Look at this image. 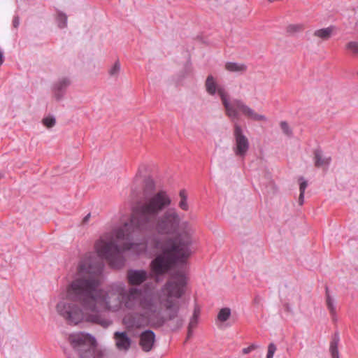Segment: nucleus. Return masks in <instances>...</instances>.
<instances>
[{
  "mask_svg": "<svg viewBox=\"0 0 358 358\" xmlns=\"http://www.w3.org/2000/svg\"><path fill=\"white\" fill-rule=\"evenodd\" d=\"M187 285L185 275H176L153 296L137 288H131L127 292L122 282L101 288L94 280L78 277L70 285L68 296L77 300L81 308L72 303L61 302L57 309L71 323L87 322L106 328L112 322L104 317L103 313H116L122 308L131 310L138 306L143 312L141 321L136 318L130 321L125 317L123 322L129 327L139 328L158 316L162 307L167 311L169 320L177 317L180 310L178 300L185 293Z\"/></svg>",
  "mask_w": 358,
  "mask_h": 358,
  "instance_id": "f257e3e1",
  "label": "nucleus"
},
{
  "mask_svg": "<svg viewBox=\"0 0 358 358\" xmlns=\"http://www.w3.org/2000/svg\"><path fill=\"white\" fill-rule=\"evenodd\" d=\"M171 203V199L165 192L157 194L149 205L142 209V215L137 218L134 215L131 223H125L114 231V239L102 238L96 245L98 255L106 259L120 253L128 252L132 255L162 252L152 262V268L156 274L165 272L171 262L182 261L189 257L192 251L189 248L191 241L189 238L183 240L181 237L175 240L158 241L155 236L144 237L141 239H130L134 228L140 230L148 228V215L155 214Z\"/></svg>",
  "mask_w": 358,
  "mask_h": 358,
  "instance_id": "f03ea898",
  "label": "nucleus"
},
{
  "mask_svg": "<svg viewBox=\"0 0 358 358\" xmlns=\"http://www.w3.org/2000/svg\"><path fill=\"white\" fill-rule=\"evenodd\" d=\"M220 99L224 106L226 114L231 120H237L239 110L245 116L257 121L266 120V117L263 115L257 114L250 106H247L241 99H234L229 101L228 93L220 90Z\"/></svg>",
  "mask_w": 358,
  "mask_h": 358,
  "instance_id": "7ed1b4c3",
  "label": "nucleus"
},
{
  "mask_svg": "<svg viewBox=\"0 0 358 358\" xmlns=\"http://www.w3.org/2000/svg\"><path fill=\"white\" fill-rule=\"evenodd\" d=\"M220 99L224 106L226 114L231 120H237L239 110L245 116L257 121L266 120V117L263 115L257 114L250 106H247L241 99H234L229 101L228 93L220 90Z\"/></svg>",
  "mask_w": 358,
  "mask_h": 358,
  "instance_id": "20e7f679",
  "label": "nucleus"
},
{
  "mask_svg": "<svg viewBox=\"0 0 358 358\" xmlns=\"http://www.w3.org/2000/svg\"><path fill=\"white\" fill-rule=\"evenodd\" d=\"M234 136L235 138V143L233 148L236 156L243 158L247 155L250 143L247 136L244 134L241 127L235 124Z\"/></svg>",
  "mask_w": 358,
  "mask_h": 358,
  "instance_id": "39448f33",
  "label": "nucleus"
},
{
  "mask_svg": "<svg viewBox=\"0 0 358 358\" xmlns=\"http://www.w3.org/2000/svg\"><path fill=\"white\" fill-rule=\"evenodd\" d=\"M157 166L152 164H141L136 172V179H157L160 177L158 174Z\"/></svg>",
  "mask_w": 358,
  "mask_h": 358,
  "instance_id": "423d86ee",
  "label": "nucleus"
},
{
  "mask_svg": "<svg viewBox=\"0 0 358 358\" xmlns=\"http://www.w3.org/2000/svg\"><path fill=\"white\" fill-rule=\"evenodd\" d=\"M89 337H90V334L84 332L74 333L70 335L69 342L73 349L78 352L90 345L88 341Z\"/></svg>",
  "mask_w": 358,
  "mask_h": 358,
  "instance_id": "0eeeda50",
  "label": "nucleus"
},
{
  "mask_svg": "<svg viewBox=\"0 0 358 358\" xmlns=\"http://www.w3.org/2000/svg\"><path fill=\"white\" fill-rule=\"evenodd\" d=\"M71 85V80L67 77L59 78L53 85V93L55 99L60 101L64 97L67 88Z\"/></svg>",
  "mask_w": 358,
  "mask_h": 358,
  "instance_id": "6e6552de",
  "label": "nucleus"
},
{
  "mask_svg": "<svg viewBox=\"0 0 358 358\" xmlns=\"http://www.w3.org/2000/svg\"><path fill=\"white\" fill-rule=\"evenodd\" d=\"M114 340L117 348L123 352H127L131 347V340L124 331H115Z\"/></svg>",
  "mask_w": 358,
  "mask_h": 358,
  "instance_id": "1a4fd4ad",
  "label": "nucleus"
},
{
  "mask_svg": "<svg viewBox=\"0 0 358 358\" xmlns=\"http://www.w3.org/2000/svg\"><path fill=\"white\" fill-rule=\"evenodd\" d=\"M155 340V335L151 330H147L141 335L140 345L144 351L149 352L152 350Z\"/></svg>",
  "mask_w": 358,
  "mask_h": 358,
  "instance_id": "9d476101",
  "label": "nucleus"
},
{
  "mask_svg": "<svg viewBox=\"0 0 358 358\" xmlns=\"http://www.w3.org/2000/svg\"><path fill=\"white\" fill-rule=\"evenodd\" d=\"M314 163L318 168L327 169L331 162V157L324 153L321 150L317 149L314 152Z\"/></svg>",
  "mask_w": 358,
  "mask_h": 358,
  "instance_id": "9b49d317",
  "label": "nucleus"
},
{
  "mask_svg": "<svg viewBox=\"0 0 358 358\" xmlns=\"http://www.w3.org/2000/svg\"><path fill=\"white\" fill-rule=\"evenodd\" d=\"M127 277L131 285H138L146 280L147 273L143 270H131L129 271Z\"/></svg>",
  "mask_w": 358,
  "mask_h": 358,
  "instance_id": "f8f14e48",
  "label": "nucleus"
},
{
  "mask_svg": "<svg viewBox=\"0 0 358 358\" xmlns=\"http://www.w3.org/2000/svg\"><path fill=\"white\" fill-rule=\"evenodd\" d=\"M205 87L207 93L212 96L217 93L220 96V90H223L224 92H227L223 87L220 86L217 84L214 77L211 75L207 77L205 83Z\"/></svg>",
  "mask_w": 358,
  "mask_h": 358,
  "instance_id": "ddd939ff",
  "label": "nucleus"
},
{
  "mask_svg": "<svg viewBox=\"0 0 358 358\" xmlns=\"http://www.w3.org/2000/svg\"><path fill=\"white\" fill-rule=\"evenodd\" d=\"M78 353L80 358H103L104 357L103 352L96 351L91 345Z\"/></svg>",
  "mask_w": 358,
  "mask_h": 358,
  "instance_id": "4468645a",
  "label": "nucleus"
},
{
  "mask_svg": "<svg viewBox=\"0 0 358 358\" xmlns=\"http://www.w3.org/2000/svg\"><path fill=\"white\" fill-rule=\"evenodd\" d=\"M225 68L230 72H243L246 70V66L244 64L237 62H227Z\"/></svg>",
  "mask_w": 358,
  "mask_h": 358,
  "instance_id": "2eb2a0df",
  "label": "nucleus"
},
{
  "mask_svg": "<svg viewBox=\"0 0 358 358\" xmlns=\"http://www.w3.org/2000/svg\"><path fill=\"white\" fill-rule=\"evenodd\" d=\"M334 30V27H329L317 29L315 31L314 34L315 36L319 37L322 39L327 40L330 38Z\"/></svg>",
  "mask_w": 358,
  "mask_h": 358,
  "instance_id": "dca6fc26",
  "label": "nucleus"
},
{
  "mask_svg": "<svg viewBox=\"0 0 358 358\" xmlns=\"http://www.w3.org/2000/svg\"><path fill=\"white\" fill-rule=\"evenodd\" d=\"M199 316H200V308H199V307L196 306L194 308L193 314L190 318L189 323V331H191V329H194L197 326V324L199 323Z\"/></svg>",
  "mask_w": 358,
  "mask_h": 358,
  "instance_id": "f3484780",
  "label": "nucleus"
},
{
  "mask_svg": "<svg viewBox=\"0 0 358 358\" xmlns=\"http://www.w3.org/2000/svg\"><path fill=\"white\" fill-rule=\"evenodd\" d=\"M231 314L230 308H223L217 314V320L220 322H224L230 317Z\"/></svg>",
  "mask_w": 358,
  "mask_h": 358,
  "instance_id": "a211bd4d",
  "label": "nucleus"
},
{
  "mask_svg": "<svg viewBox=\"0 0 358 358\" xmlns=\"http://www.w3.org/2000/svg\"><path fill=\"white\" fill-rule=\"evenodd\" d=\"M57 23L59 28L63 29L66 27L67 26V15L62 13L59 12L57 16Z\"/></svg>",
  "mask_w": 358,
  "mask_h": 358,
  "instance_id": "6ab92c4d",
  "label": "nucleus"
},
{
  "mask_svg": "<svg viewBox=\"0 0 358 358\" xmlns=\"http://www.w3.org/2000/svg\"><path fill=\"white\" fill-rule=\"evenodd\" d=\"M308 186V183L307 180H303L299 184L300 194H299V205H301V206L303 205L304 203V194H305L306 189L307 188Z\"/></svg>",
  "mask_w": 358,
  "mask_h": 358,
  "instance_id": "aec40b11",
  "label": "nucleus"
},
{
  "mask_svg": "<svg viewBox=\"0 0 358 358\" xmlns=\"http://www.w3.org/2000/svg\"><path fill=\"white\" fill-rule=\"evenodd\" d=\"M338 338L335 339L331 344L330 351L331 352L333 358L338 357Z\"/></svg>",
  "mask_w": 358,
  "mask_h": 358,
  "instance_id": "412c9836",
  "label": "nucleus"
},
{
  "mask_svg": "<svg viewBox=\"0 0 358 358\" xmlns=\"http://www.w3.org/2000/svg\"><path fill=\"white\" fill-rule=\"evenodd\" d=\"M121 66L120 62L118 61L115 62V64L109 70L110 76L113 77H116L118 75Z\"/></svg>",
  "mask_w": 358,
  "mask_h": 358,
  "instance_id": "4be33fe9",
  "label": "nucleus"
},
{
  "mask_svg": "<svg viewBox=\"0 0 358 358\" xmlns=\"http://www.w3.org/2000/svg\"><path fill=\"white\" fill-rule=\"evenodd\" d=\"M280 125L285 135L288 137H291L292 136V131L285 121H282Z\"/></svg>",
  "mask_w": 358,
  "mask_h": 358,
  "instance_id": "5701e85b",
  "label": "nucleus"
},
{
  "mask_svg": "<svg viewBox=\"0 0 358 358\" xmlns=\"http://www.w3.org/2000/svg\"><path fill=\"white\" fill-rule=\"evenodd\" d=\"M43 123L48 128H51L55 124L56 120L53 116H48L43 118Z\"/></svg>",
  "mask_w": 358,
  "mask_h": 358,
  "instance_id": "b1692460",
  "label": "nucleus"
},
{
  "mask_svg": "<svg viewBox=\"0 0 358 358\" xmlns=\"http://www.w3.org/2000/svg\"><path fill=\"white\" fill-rule=\"evenodd\" d=\"M346 48L354 54L358 55V42L351 41L346 45Z\"/></svg>",
  "mask_w": 358,
  "mask_h": 358,
  "instance_id": "393cba45",
  "label": "nucleus"
},
{
  "mask_svg": "<svg viewBox=\"0 0 358 358\" xmlns=\"http://www.w3.org/2000/svg\"><path fill=\"white\" fill-rule=\"evenodd\" d=\"M277 347L276 345L271 343L268 346V351L266 355V358H273V356L276 352Z\"/></svg>",
  "mask_w": 358,
  "mask_h": 358,
  "instance_id": "a878e982",
  "label": "nucleus"
},
{
  "mask_svg": "<svg viewBox=\"0 0 358 358\" xmlns=\"http://www.w3.org/2000/svg\"><path fill=\"white\" fill-rule=\"evenodd\" d=\"M327 303L328 308L330 310L331 313L332 315H334L336 313V307H335L334 300L331 297L328 296L327 299Z\"/></svg>",
  "mask_w": 358,
  "mask_h": 358,
  "instance_id": "bb28decb",
  "label": "nucleus"
},
{
  "mask_svg": "<svg viewBox=\"0 0 358 358\" xmlns=\"http://www.w3.org/2000/svg\"><path fill=\"white\" fill-rule=\"evenodd\" d=\"M302 27L303 26L301 24H290L287 28V31L289 33H295L301 31Z\"/></svg>",
  "mask_w": 358,
  "mask_h": 358,
  "instance_id": "cd10ccee",
  "label": "nucleus"
},
{
  "mask_svg": "<svg viewBox=\"0 0 358 358\" xmlns=\"http://www.w3.org/2000/svg\"><path fill=\"white\" fill-rule=\"evenodd\" d=\"M79 273L80 275H83L85 273H90V269L87 266L86 264L81 263L79 266Z\"/></svg>",
  "mask_w": 358,
  "mask_h": 358,
  "instance_id": "c85d7f7f",
  "label": "nucleus"
},
{
  "mask_svg": "<svg viewBox=\"0 0 358 358\" xmlns=\"http://www.w3.org/2000/svg\"><path fill=\"white\" fill-rule=\"evenodd\" d=\"M259 345H256V344H252L251 345H250L249 347L248 348H243V352L244 354H248L250 352H251L252 350H253L254 349L258 348Z\"/></svg>",
  "mask_w": 358,
  "mask_h": 358,
  "instance_id": "c756f323",
  "label": "nucleus"
},
{
  "mask_svg": "<svg viewBox=\"0 0 358 358\" xmlns=\"http://www.w3.org/2000/svg\"><path fill=\"white\" fill-rule=\"evenodd\" d=\"M179 206L182 210H187L188 209V203L187 199H181V201L179 203Z\"/></svg>",
  "mask_w": 358,
  "mask_h": 358,
  "instance_id": "7c9ffc66",
  "label": "nucleus"
},
{
  "mask_svg": "<svg viewBox=\"0 0 358 358\" xmlns=\"http://www.w3.org/2000/svg\"><path fill=\"white\" fill-rule=\"evenodd\" d=\"M169 213L170 214L169 215V217H173L174 220L179 221V215L175 212L174 210H171Z\"/></svg>",
  "mask_w": 358,
  "mask_h": 358,
  "instance_id": "2f4dec72",
  "label": "nucleus"
},
{
  "mask_svg": "<svg viewBox=\"0 0 358 358\" xmlns=\"http://www.w3.org/2000/svg\"><path fill=\"white\" fill-rule=\"evenodd\" d=\"M180 196L181 199H187V194L185 189H182L180 191Z\"/></svg>",
  "mask_w": 358,
  "mask_h": 358,
  "instance_id": "473e14b6",
  "label": "nucleus"
},
{
  "mask_svg": "<svg viewBox=\"0 0 358 358\" xmlns=\"http://www.w3.org/2000/svg\"><path fill=\"white\" fill-rule=\"evenodd\" d=\"M14 27L17 28L20 24V19L18 17H15L13 21Z\"/></svg>",
  "mask_w": 358,
  "mask_h": 358,
  "instance_id": "72a5a7b5",
  "label": "nucleus"
},
{
  "mask_svg": "<svg viewBox=\"0 0 358 358\" xmlns=\"http://www.w3.org/2000/svg\"><path fill=\"white\" fill-rule=\"evenodd\" d=\"M4 60L3 51L0 48V65H1Z\"/></svg>",
  "mask_w": 358,
  "mask_h": 358,
  "instance_id": "f704fd0d",
  "label": "nucleus"
},
{
  "mask_svg": "<svg viewBox=\"0 0 358 358\" xmlns=\"http://www.w3.org/2000/svg\"><path fill=\"white\" fill-rule=\"evenodd\" d=\"M69 358H71V357H69Z\"/></svg>",
  "mask_w": 358,
  "mask_h": 358,
  "instance_id": "c9c22d12",
  "label": "nucleus"
}]
</instances>
